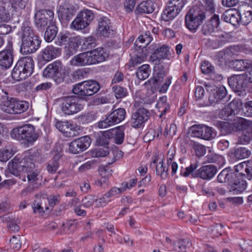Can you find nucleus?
<instances>
[{"label":"nucleus","mask_w":252,"mask_h":252,"mask_svg":"<svg viewBox=\"0 0 252 252\" xmlns=\"http://www.w3.org/2000/svg\"><path fill=\"white\" fill-rule=\"evenodd\" d=\"M76 12L75 7L68 3L60 5L57 11L59 20L63 25L66 26Z\"/></svg>","instance_id":"4468645a"},{"label":"nucleus","mask_w":252,"mask_h":252,"mask_svg":"<svg viewBox=\"0 0 252 252\" xmlns=\"http://www.w3.org/2000/svg\"><path fill=\"white\" fill-rule=\"evenodd\" d=\"M23 165L21 162L20 157L16 156L8 164L7 169L5 170L6 176H9V174H12L16 177L19 176L21 178L20 173L24 172Z\"/></svg>","instance_id":"412c9836"},{"label":"nucleus","mask_w":252,"mask_h":252,"mask_svg":"<svg viewBox=\"0 0 252 252\" xmlns=\"http://www.w3.org/2000/svg\"><path fill=\"white\" fill-rule=\"evenodd\" d=\"M35 24L38 29L42 30L49 24H53L54 12L49 9H42L36 10Z\"/></svg>","instance_id":"9b49d317"},{"label":"nucleus","mask_w":252,"mask_h":252,"mask_svg":"<svg viewBox=\"0 0 252 252\" xmlns=\"http://www.w3.org/2000/svg\"><path fill=\"white\" fill-rule=\"evenodd\" d=\"M156 5L151 0L143 1L137 6L135 11L140 14L152 13L155 10Z\"/></svg>","instance_id":"7c9ffc66"},{"label":"nucleus","mask_w":252,"mask_h":252,"mask_svg":"<svg viewBox=\"0 0 252 252\" xmlns=\"http://www.w3.org/2000/svg\"><path fill=\"white\" fill-rule=\"evenodd\" d=\"M234 123H230L228 122L217 121L215 123V125L221 130L223 131L224 133H231L234 127Z\"/></svg>","instance_id":"3c124183"},{"label":"nucleus","mask_w":252,"mask_h":252,"mask_svg":"<svg viewBox=\"0 0 252 252\" xmlns=\"http://www.w3.org/2000/svg\"><path fill=\"white\" fill-rule=\"evenodd\" d=\"M18 34L21 40L20 50L22 54L35 53L40 47L41 41L39 37L35 34L27 22L23 24L21 31Z\"/></svg>","instance_id":"f257e3e1"},{"label":"nucleus","mask_w":252,"mask_h":252,"mask_svg":"<svg viewBox=\"0 0 252 252\" xmlns=\"http://www.w3.org/2000/svg\"><path fill=\"white\" fill-rule=\"evenodd\" d=\"M180 12L173 7L168 5L165 7L162 13L161 18L164 21L168 22L174 19Z\"/></svg>","instance_id":"4c0bfd02"},{"label":"nucleus","mask_w":252,"mask_h":252,"mask_svg":"<svg viewBox=\"0 0 252 252\" xmlns=\"http://www.w3.org/2000/svg\"><path fill=\"white\" fill-rule=\"evenodd\" d=\"M2 94H0V108L3 112L10 114H14L13 111V97L9 99L8 93L3 92L2 90Z\"/></svg>","instance_id":"bb28decb"},{"label":"nucleus","mask_w":252,"mask_h":252,"mask_svg":"<svg viewBox=\"0 0 252 252\" xmlns=\"http://www.w3.org/2000/svg\"><path fill=\"white\" fill-rule=\"evenodd\" d=\"M248 99L246 88L237 86V115L250 117V115H246L244 113L248 109Z\"/></svg>","instance_id":"dca6fc26"},{"label":"nucleus","mask_w":252,"mask_h":252,"mask_svg":"<svg viewBox=\"0 0 252 252\" xmlns=\"http://www.w3.org/2000/svg\"><path fill=\"white\" fill-rule=\"evenodd\" d=\"M65 75L62 63L60 61L49 64L43 72V77L52 79L58 85L63 82Z\"/></svg>","instance_id":"0eeeda50"},{"label":"nucleus","mask_w":252,"mask_h":252,"mask_svg":"<svg viewBox=\"0 0 252 252\" xmlns=\"http://www.w3.org/2000/svg\"><path fill=\"white\" fill-rule=\"evenodd\" d=\"M190 130L192 137L207 141L214 139L217 135V132L213 127L204 125H194L190 127Z\"/></svg>","instance_id":"1a4fd4ad"},{"label":"nucleus","mask_w":252,"mask_h":252,"mask_svg":"<svg viewBox=\"0 0 252 252\" xmlns=\"http://www.w3.org/2000/svg\"><path fill=\"white\" fill-rule=\"evenodd\" d=\"M107 130L95 134V141L97 145L104 146L107 145L110 139Z\"/></svg>","instance_id":"603ef678"},{"label":"nucleus","mask_w":252,"mask_h":252,"mask_svg":"<svg viewBox=\"0 0 252 252\" xmlns=\"http://www.w3.org/2000/svg\"><path fill=\"white\" fill-rule=\"evenodd\" d=\"M153 40L152 34L149 31L146 32L144 34L140 35L134 43L135 49L137 51L136 54L137 60L139 58L146 56V47Z\"/></svg>","instance_id":"ddd939ff"},{"label":"nucleus","mask_w":252,"mask_h":252,"mask_svg":"<svg viewBox=\"0 0 252 252\" xmlns=\"http://www.w3.org/2000/svg\"><path fill=\"white\" fill-rule=\"evenodd\" d=\"M124 108H120L113 110L104 120L99 121L97 126L100 128H105L108 126L122 122L126 117Z\"/></svg>","instance_id":"9d476101"},{"label":"nucleus","mask_w":252,"mask_h":252,"mask_svg":"<svg viewBox=\"0 0 252 252\" xmlns=\"http://www.w3.org/2000/svg\"><path fill=\"white\" fill-rule=\"evenodd\" d=\"M150 72L149 65L145 64L138 68L136 72V75L139 79L143 80L149 77Z\"/></svg>","instance_id":"a18cd8bd"},{"label":"nucleus","mask_w":252,"mask_h":252,"mask_svg":"<svg viewBox=\"0 0 252 252\" xmlns=\"http://www.w3.org/2000/svg\"><path fill=\"white\" fill-rule=\"evenodd\" d=\"M27 173V178L30 184L41 183V179H39L40 176L37 170H35L33 171V170L32 171Z\"/></svg>","instance_id":"69168bd1"},{"label":"nucleus","mask_w":252,"mask_h":252,"mask_svg":"<svg viewBox=\"0 0 252 252\" xmlns=\"http://www.w3.org/2000/svg\"><path fill=\"white\" fill-rule=\"evenodd\" d=\"M33 61L30 57H25L20 59L13 68L11 76L17 81L25 79L33 72Z\"/></svg>","instance_id":"f03ea898"},{"label":"nucleus","mask_w":252,"mask_h":252,"mask_svg":"<svg viewBox=\"0 0 252 252\" xmlns=\"http://www.w3.org/2000/svg\"><path fill=\"white\" fill-rule=\"evenodd\" d=\"M206 19V13L198 7L190 9L185 17L187 28L194 32Z\"/></svg>","instance_id":"39448f33"},{"label":"nucleus","mask_w":252,"mask_h":252,"mask_svg":"<svg viewBox=\"0 0 252 252\" xmlns=\"http://www.w3.org/2000/svg\"><path fill=\"white\" fill-rule=\"evenodd\" d=\"M79 128L76 125H73L69 123V126H67L65 133L66 136L74 137L79 134Z\"/></svg>","instance_id":"052dcab7"},{"label":"nucleus","mask_w":252,"mask_h":252,"mask_svg":"<svg viewBox=\"0 0 252 252\" xmlns=\"http://www.w3.org/2000/svg\"><path fill=\"white\" fill-rule=\"evenodd\" d=\"M252 138V130L237 132V143L246 144L249 143Z\"/></svg>","instance_id":"de8ad7c7"},{"label":"nucleus","mask_w":252,"mask_h":252,"mask_svg":"<svg viewBox=\"0 0 252 252\" xmlns=\"http://www.w3.org/2000/svg\"><path fill=\"white\" fill-rule=\"evenodd\" d=\"M60 156L56 155L48 162L46 168L50 173H54L58 169L60 165Z\"/></svg>","instance_id":"09e8293b"},{"label":"nucleus","mask_w":252,"mask_h":252,"mask_svg":"<svg viewBox=\"0 0 252 252\" xmlns=\"http://www.w3.org/2000/svg\"><path fill=\"white\" fill-rule=\"evenodd\" d=\"M236 13L235 8H231L225 12L222 15L221 19L235 26L236 23Z\"/></svg>","instance_id":"c03bdc74"},{"label":"nucleus","mask_w":252,"mask_h":252,"mask_svg":"<svg viewBox=\"0 0 252 252\" xmlns=\"http://www.w3.org/2000/svg\"><path fill=\"white\" fill-rule=\"evenodd\" d=\"M41 185V183H36L30 184V185L21 192V194L23 196H26L28 194L32 193L40 188Z\"/></svg>","instance_id":"0e129e2a"},{"label":"nucleus","mask_w":252,"mask_h":252,"mask_svg":"<svg viewBox=\"0 0 252 252\" xmlns=\"http://www.w3.org/2000/svg\"><path fill=\"white\" fill-rule=\"evenodd\" d=\"M173 246L174 251H178V248L181 251L183 252L187 248H189L191 247V241L189 239H180L177 242V243L174 242L173 243Z\"/></svg>","instance_id":"8fccbe9b"},{"label":"nucleus","mask_w":252,"mask_h":252,"mask_svg":"<svg viewBox=\"0 0 252 252\" xmlns=\"http://www.w3.org/2000/svg\"><path fill=\"white\" fill-rule=\"evenodd\" d=\"M252 83V62L251 70L247 72L237 74V86H240L241 88H247L248 83Z\"/></svg>","instance_id":"c9c22d12"},{"label":"nucleus","mask_w":252,"mask_h":252,"mask_svg":"<svg viewBox=\"0 0 252 252\" xmlns=\"http://www.w3.org/2000/svg\"><path fill=\"white\" fill-rule=\"evenodd\" d=\"M2 221L7 222V227L8 229L13 232H17L20 229L19 224H20V220L18 219L11 218L6 215L2 217Z\"/></svg>","instance_id":"79ce46f5"},{"label":"nucleus","mask_w":252,"mask_h":252,"mask_svg":"<svg viewBox=\"0 0 252 252\" xmlns=\"http://www.w3.org/2000/svg\"><path fill=\"white\" fill-rule=\"evenodd\" d=\"M88 26V25L82 19L78 14H77L76 17L70 25L72 28L77 30L85 29Z\"/></svg>","instance_id":"6e6d98bb"},{"label":"nucleus","mask_w":252,"mask_h":252,"mask_svg":"<svg viewBox=\"0 0 252 252\" xmlns=\"http://www.w3.org/2000/svg\"><path fill=\"white\" fill-rule=\"evenodd\" d=\"M13 111L14 114H21L26 111L29 107V103L25 101H20L13 98Z\"/></svg>","instance_id":"58836bf2"},{"label":"nucleus","mask_w":252,"mask_h":252,"mask_svg":"<svg viewBox=\"0 0 252 252\" xmlns=\"http://www.w3.org/2000/svg\"><path fill=\"white\" fill-rule=\"evenodd\" d=\"M220 24L219 15L214 14L207 21L201 28L202 33L205 35H210L215 31Z\"/></svg>","instance_id":"b1692460"},{"label":"nucleus","mask_w":252,"mask_h":252,"mask_svg":"<svg viewBox=\"0 0 252 252\" xmlns=\"http://www.w3.org/2000/svg\"><path fill=\"white\" fill-rule=\"evenodd\" d=\"M252 162L249 160L237 163V173L242 177H247L249 175H251V167Z\"/></svg>","instance_id":"72a5a7b5"},{"label":"nucleus","mask_w":252,"mask_h":252,"mask_svg":"<svg viewBox=\"0 0 252 252\" xmlns=\"http://www.w3.org/2000/svg\"><path fill=\"white\" fill-rule=\"evenodd\" d=\"M60 50L53 46H48L41 52V56L44 60L50 61L55 58L60 54Z\"/></svg>","instance_id":"2f4dec72"},{"label":"nucleus","mask_w":252,"mask_h":252,"mask_svg":"<svg viewBox=\"0 0 252 252\" xmlns=\"http://www.w3.org/2000/svg\"><path fill=\"white\" fill-rule=\"evenodd\" d=\"M125 127L119 126L107 130L110 139H113L114 143L118 145L123 143L125 137Z\"/></svg>","instance_id":"a878e982"},{"label":"nucleus","mask_w":252,"mask_h":252,"mask_svg":"<svg viewBox=\"0 0 252 252\" xmlns=\"http://www.w3.org/2000/svg\"><path fill=\"white\" fill-rule=\"evenodd\" d=\"M223 50L229 63V68L235 69V61H236V47L231 46L224 49Z\"/></svg>","instance_id":"e433bc0d"},{"label":"nucleus","mask_w":252,"mask_h":252,"mask_svg":"<svg viewBox=\"0 0 252 252\" xmlns=\"http://www.w3.org/2000/svg\"><path fill=\"white\" fill-rule=\"evenodd\" d=\"M226 90L224 87H220L215 92L211 93L209 96V101L210 104L219 102L225 97Z\"/></svg>","instance_id":"f704fd0d"},{"label":"nucleus","mask_w":252,"mask_h":252,"mask_svg":"<svg viewBox=\"0 0 252 252\" xmlns=\"http://www.w3.org/2000/svg\"><path fill=\"white\" fill-rule=\"evenodd\" d=\"M239 247L241 252H252V241L250 240L240 241Z\"/></svg>","instance_id":"e2e57ef3"},{"label":"nucleus","mask_w":252,"mask_h":252,"mask_svg":"<svg viewBox=\"0 0 252 252\" xmlns=\"http://www.w3.org/2000/svg\"><path fill=\"white\" fill-rule=\"evenodd\" d=\"M12 42L8 40L5 49L0 52V66L3 68H9L13 63Z\"/></svg>","instance_id":"6ab92c4d"},{"label":"nucleus","mask_w":252,"mask_h":252,"mask_svg":"<svg viewBox=\"0 0 252 252\" xmlns=\"http://www.w3.org/2000/svg\"><path fill=\"white\" fill-rule=\"evenodd\" d=\"M88 52L80 53L74 56L70 61V64L74 66H83L91 65Z\"/></svg>","instance_id":"cd10ccee"},{"label":"nucleus","mask_w":252,"mask_h":252,"mask_svg":"<svg viewBox=\"0 0 252 252\" xmlns=\"http://www.w3.org/2000/svg\"><path fill=\"white\" fill-rule=\"evenodd\" d=\"M168 166L164 164L163 160L159 161L156 164V173L162 180H165L168 176Z\"/></svg>","instance_id":"37998d69"},{"label":"nucleus","mask_w":252,"mask_h":252,"mask_svg":"<svg viewBox=\"0 0 252 252\" xmlns=\"http://www.w3.org/2000/svg\"><path fill=\"white\" fill-rule=\"evenodd\" d=\"M165 76V72L164 70H161L160 71H157L155 69L154 76L150 80L148 81L152 87L155 88H158L161 83L163 80V77Z\"/></svg>","instance_id":"a19ab883"},{"label":"nucleus","mask_w":252,"mask_h":252,"mask_svg":"<svg viewBox=\"0 0 252 252\" xmlns=\"http://www.w3.org/2000/svg\"><path fill=\"white\" fill-rule=\"evenodd\" d=\"M12 138L18 140H24L32 144L38 138L39 135L35 132V127L30 124L13 128L10 133Z\"/></svg>","instance_id":"20e7f679"},{"label":"nucleus","mask_w":252,"mask_h":252,"mask_svg":"<svg viewBox=\"0 0 252 252\" xmlns=\"http://www.w3.org/2000/svg\"><path fill=\"white\" fill-rule=\"evenodd\" d=\"M58 101L62 112L65 115L75 114L83 109L80 98L76 95L63 96Z\"/></svg>","instance_id":"7ed1b4c3"},{"label":"nucleus","mask_w":252,"mask_h":252,"mask_svg":"<svg viewBox=\"0 0 252 252\" xmlns=\"http://www.w3.org/2000/svg\"><path fill=\"white\" fill-rule=\"evenodd\" d=\"M235 110H236V102L234 99L229 103L226 107L221 110L220 115L222 116V118L226 117L227 119L224 118L225 120L231 122L234 121L236 118Z\"/></svg>","instance_id":"c756f323"},{"label":"nucleus","mask_w":252,"mask_h":252,"mask_svg":"<svg viewBox=\"0 0 252 252\" xmlns=\"http://www.w3.org/2000/svg\"><path fill=\"white\" fill-rule=\"evenodd\" d=\"M112 90L117 99L126 96L128 94L127 89L123 87L115 85L112 87Z\"/></svg>","instance_id":"4d7b16f0"},{"label":"nucleus","mask_w":252,"mask_h":252,"mask_svg":"<svg viewBox=\"0 0 252 252\" xmlns=\"http://www.w3.org/2000/svg\"><path fill=\"white\" fill-rule=\"evenodd\" d=\"M216 58L217 63L220 67H228L229 68V63L223 50L218 52Z\"/></svg>","instance_id":"864d4df0"},{"label":"nucleus","mask_w":252,"mask_h":252,"mask_svg":"<svg viewBox=\"0 0 252 252\" xmlns=\"http://www.w3.org/2000/svg\"><path fill=\"white\" fill-rule=\"evenodd\" d=\"M171 57V54L169 47L166 45H163L155 50L151 58L153 61L159 62L164 59L169 60Z\"/></svg>","instance_id":"393cba45"},{"label":"nucleus","mask_w":252,"mask_h":252,"mask_svg":"<svg viewBox=\"0 0 252 252\" xmlns=\"http://www.w3.org/2000/svg\"><path fill=\"white\" fill-rule=\"evenodd\" d=\"M78 14L81 17L86 23L89 26L94 19V14L93 11L89 9H85L80 12Z\"/></svg>","instance_id":"5fc2aeb1"},{"label":"nucleus","mask_w":252,"mask_h":252,"mask_svg":"<svg viewBox=\"0 0 252 252\" xmlns=\"http://www.w3.org/2000/svg\"><path fill=\"white\" fill-rule=\"evenodd\" d=\"M247 3L240 5L237 9V14L239 17V20H237V23H240L243 25L249 24L252 20V10Z\"/></svg>","instance_id":"4be33fe9"},{"label":"nucleus","mask_w":252,"mask_h":252,"mask_svg":"<svg viewBox=\"0 0 252 252\" xmlns=\"http://www.w3.org/2000/svg\"><path fill=\"white\" fill-rule=\"evenodd\" d=\"M252 63L248 61L244 60H237V72L243 73L246 70L251 67Z\"/></svg>","instance_id":"13d9d810"},{"label":"nucleus","mask_w":252,"mask_h":252,"mask_svg":"<svg viewBox=\"0 0 252 252\" xmlns=\"http://www.w3.org/2000/svg\"><path fill=\"white\" fill-rule=\"evenodd\" d=\"M110 20L106 17H100L98 20L97 32L100 35L109 37L113 34V30Z\"/></svg>","instance_id":"5701e85b"},{"label":"nucleus","mask_w":252,"mask_h":252,"mask_svg":"<svg viewBox=\"0 0 252 252\" xmlns=\"http://www.w3.org/2000/svg\"><path fill=\"white\" fill-rule=\"evenodd\" d=\"M42 160V155L41 150H31L29 155H26L23 158H20V161L23 165L24 172H30L34 169L35 161H41Z\"/></svg>","instance_id":"f8f14e48"},{"label":"nucleus","mask_w":252,"mask_h":252,"mask_svg":"<svg viewBox=\"0 0 252 252\" xmlns=\"http://www.w3.org/2000/svg\"><path fill=\"white\" fill-rule=\"evenodd\" d=\"M225 168L218 175L217 180L220 183H227L228 194L234 195L236 192V165Z\"/></svg>","instance_id":"423d86ee"},{"label":"nucleus","mask_w":252,"mask_h":252,"mask_svg":"<svg viewBox=\"0 0 252 252\" xmlns=\"http://www.w3.org/2000/svg\"><path fill=\"white\" fill-rule=\"evenodd\" d=\"M57 27L54 24L49 25L45 32V40L48 42L52 41L57 35Z\"/></svg>","instance_id":"49530a36"},{"label":"nucleus","mask_w":252,"mask_h":252,"mask_svg":"<svg viewBox=\"0 0 252 252\" xmlns=\"http://www.w3.org/2000/svg\"><path fill=\"white\" fill-rule=\"evenodd\" d=\"M91 139L88 136H85L72 141L69 146V151L76 154L86 150L90 145Z\"/></svg>","instance_id":"a211bd4d"},{"label":"nucleus","mask_w":252,"mask_h":252,"mask_svg":"<svg viewBox=\"0 0 252 252\" xmlns=\"http://www.w3.org/2000/svg\"><path fill=\"white\" fill-rule=\"evenodd\" d=\"M114 159L111 163L109 162L106 165H100L98 169L99 174L101 179L97 181V184L101 187L104 184H107L109 178L112 175V170L109 167L110 164L112 163L117 160V157L119 158L123 156L122 151H116L112 152Z\"/></svg>","instance_id":"2eb2a0df"},{"label":"nucleus","mask_w":252,"mask_h":252,"mask_svg":"<svg viewBox=\"0 0 252 252\" xmlns=\"http://www.w3.org/2000/svg\"><path fill=\"white\" fill-rule=\"evenodd\" d=\"M30 0H11L10 4L13 8L24 9L29 3Z\"/></svg>","instance_id":"338daca9"},{"label":"nucleus","mask_w":252,"mask_h":252,"mask_svg":"<svg viewBox=\"0 0 252 252\" xmlns=\"http://www.w3.org/2000/svg\"><path fill=\"white\" fill-rule=\"evenodd\" d=\"M198 164L197 162L191 163L189 166L185 168L182 169L180 171V174L182 176L184 177H188L190 174H191V176H192V174H194L193 171L198 167Z\"/></svg>","instance_id":"bf43d9fd"},{"label":"nucleus","mask_w":252,"mask_h":252,"mask_svg":"<svg viewBox=\"0 0 252 252\" xmlns=\"http://www.w3.org/2000/svg\"><path fill=\"white\" fill-rule=\"evenodd\" d=\"M81 43V40L79 36L70 37L69 38V48L76 52Z\"/></svg>","instance_id":"774afa93"},{"label":"nucleus","mask_w":252,"mask_h":252,"mask_svg":"<svg viewBox=\"0 0 252 252\" xmlns=\"http://www.w3.org/2000/svg\"><path fill=\"white\" fill-rule=\"evenodd\" d=\"M100 90V84L95 80L85 81L75 85L72 89L73 93L78 96H90L94 95Z\"/></svg>","instance_id":"6e6552de"},{"label":"nucleus","mask_w":252,"mask_h":252,"mask_svg":"<svg viewBox=\"0 0 252 252\" xmlns=\"http://www.w3.org/2000/svg\"><path fill=\"white\" fill-rule=\"evenodd\" d=\"M149 112L145 108H139L133 113L130 120L131 126L134 128H140L144 126V123L149 119Z\"/></svg>","instance_id":"f3484780"},{"label":"nucleus","mask_w":252,"mask_h":252,"mask_svg":"<svg viewBox=\"0 0 252 252\" xmlns=\"http://www.w3.org/2000/svg\"><path fill=\"white\" fill-rule=\"evenodd\" d=\"M91 64L97 63L104 61L106 57L103 48H97L90 52H88Z\"/></svg>","instance_id":"c85d7f7f"},{"label":"nucleus","mask_w":252,"mask_h":252,"mask_svg":"<svg viewBox=\"0 0 252 252\" xmlns=\"http://www.w3.org/2000/svg\"><path fill=\"white\" fill-rule=\"evenodd\" d=\"M13 152L11 148L3 149L0 150V161L6 162L13 155Z\"/></svg>","instance_id":"680f3d73"},{"label":"nucleus","mask_w":252,"mask_h":252,"mask_svg":"<svg viewBox=\"0 0 252 252\" xmlns=\"http://www.w3.org/2000/svg\"><path fill=\"white\" fill-rule=\"evenodd\" d=\"M217 169L213 165H204L197 170L192 174L194 178H200L203 180H209L216 174Z\"/></svg>","instance_id":"aec40b11"},{"label":"nucleus","mask_w":252,"mask_h":252,"mask_svg":"<svg viewBox=\"0 0 252 252\" xmlns=\"http://www.w3.org/2000/svg\"><path fill=\"white\" fill-rule=\"evenodd\" d=\"M11 4H4L0 6V22H8L12 17V10Z\"/></svg>","instance_id":"473e14b6"},{"label":"nucleus","mask_w":252,"mask_h":252,"mask_svg":"<svg viewBox=\"0 0 252 252\" xmlns=\"http://www.w3.org/2000/svg\"><path fill=\"white\" fill-rule=\"evenodd\" d=\"M252 130V122L240 117H237V132Z\"/></svg>","instance_id":"ea45409f"}]
</instances>
